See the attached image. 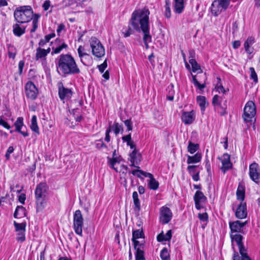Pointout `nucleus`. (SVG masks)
<instances>
[{"mask_svg":"<svg viewBox=\"0 0 260 260\" xmlns=\"http://www.w3.org/2000/svg\"><path fill=\"white\" fill-rule=\"evenodd\" d=\"M173 213L171 209L166 206L161 207L159 209V221L162 224L169 223L172 219Z\"/></svg>","mask_w":260,"mask_h":260,"instance_id":"9d476101","label":"nucleus"},{"mask_svg":"<svg viewBox=\"0 0 260 260\" xmlns=\"http://www.w3.org/2000/svg\"><path fill=\"white\" fill-rule=\"evenodd\" d=\"M249 176L255 183H258L260 178V170L257 164L253 162L249 166Z\"/></svg>","mask_w":260,"mask_h":260,"instance_id":"ddd939ff","label":"nucleus"},{"mask_svg":"<svg viewBox=\"0 0 260 260\" xmlns=\"http://www.w3.org/2000/svg\"><path fill=\"white\" fill-rule=\"evenodd\" d=\"M246 222H242L239 220L230 222L229 226L231 230V233L233 234H237L243 231V228L245 225Z\"/></svg>","mask_w":260,"mask_h":260,"instance_id":"4468645a","label":"nucleus"},{"mask_svg":"<svg viewBox=\"0 0 260 260\" xmlns=\"http://www.w3.org/2000/svg\"><path fill=\"white\" fill-rule=\"evenodd\" d=\"M197 101L201 108V110L202 112H204L205 110L206 106L208 105L206 98L204 96L199 95L197 98Z\"/></svg>","mask_w":260,"mask_h":260,"instance_id":"7c9ffc66","label":"nucleus"},{"mask_svg":"<svg viewBox=\"0 0 260 260\" xmlns=\"http://www.w3.org/2000/svg\"><path fill=\"white\" fill-rule=\"evenodd\" d=\"M199 148V145L198 144H194L191 141H189L188 145L187 147V150L191 154L194 153Z\"/></svg>","mask_w":260,"mask_h":260,"instance_id":"ea45409f","label":"nucleus"},{"mask_svg":"<svg viewBox=\"0 0 260 260\" xmlns=\"http://www.w3.org/2000/svg\"><path fill=\"white\" fill-rule=\"evenodd\" d=\"M247 215V212L246 204V203L242 202L238 206L235 212V215L238 218L243 219L246 217Z\"/></svg>","mask_w":260,"mask_h":260,"instance_id":"2eb2a0df","label":"nucleus"},{"mask_svg":"<svg viewBox=\"0 0 260 260\" xmlns=\"http://www.w3.org/2000/svg\"><path fill=\"white\" fill-rule=\"evenodd\" d=\"M171 2L170 0H166L165 15L166 18H170L171 17Z\"/></svg>","mask_w":260,"mask_h":260,"instance_id":"58836bf2","label":"nucleus"},{"mask_svg":"<svg viewBox=\"0 0 260 260\" xmlns=\"http://www.w3.org/2000/svg\"><path fill=\"white\" fill-rule=\"evenodd\" d=\"M79 56L80 57L81 61L84 64H85L86 63V61H90L91 59V56L87 54L83 51V50H78Z\"/></svg>","mask_w":260,"mask_h":260,"instance_id":"2f4dec72","label":"nucleus"},{"mask_svg":"<svg viewBox=\"0 0 260 260\" xmlns=\"http://www.w3.org/2000/svg\"><path fill=\"white\" fill-rule=\"evenodd\" d=\"M95 147L98 149H101L103 148H107V145L104 143L102 139L98 140L95 141Z\"/></svg>","mask_w":260,"mask_h":260,"instance_id":"8fccbe9b","label":"nucleus"},{"mask_svg":"<svg viewBox=\"0 0 260 260\" xmlns=\"http://www.w3.org/2000/svg\"><path fill=\"white\" fill-rule=\"evenodd\" d=\"M223 101V98L218 95H215L212 99V104L215 107V110L220 115H224L226 113V109L227 108V101L224 100L223 104H221V102Z\"/></svg>","mask_w":260,"mask_h":260,"instance_id":"0eeeda50","label":"nucleus"},{"mask_svg":"<svg viewBox=\"0 0 260 260\" xmlns=\"http://www.w3.org/2000/svg\"><path fill=\"white\" fill-rule=\"evenodd\" d=\"M256 114L254 103L252 101L248 102L244 108L243 118L245 121H250Z\"/></svg>","mask_w":260,"mask_h":260,"instance_id":"6e6552de","label":"nucleus"},{"mask_svg":"<svg viewBox=\"0 0 260 260\" xmlns=\"http://www.w3.org/2000/svg\"><path fill=\"white\" fill-rule=\"evenodd\" d=\"M216 88L218 92H221L223 93L225 92V90L223 88V86L221 85H218V83L217 84Z\"/></svg>","mask_w":260,"mask_h":260,"instance_id":"338daca9","label":"nucleus"},{"mask_svg":"<svg viewBox=\"0 0 260 260\" xmlns=\"http://www.w3.org/2000/svg\"><path fill=\"white\" fill-rule=\"evenodd\" d=\"M160 256L161 260H169L170 254L168 249L165 247L160 251Z\"/></svg>","mask_w":260,"mask_h":260,"instance_id":"c03bdc74","label":"nucleus"},{"mask_svg":"<svg viewBox=\"0 0 260 260\" xmlns=\"http://www.w3.org/2000/svg\"><path fill=\"white\" fill-rule=\"evenodd\" d=\"M13 32L15 36H21L25 32V28H21L18 24H15L13 26Z\"/></svg>","mask_w":260,"mask_h":260,"instance_id":"72a5a7b5","label":"nucleus"},{"mask_svg":"<svg viewBox=\"0 0 260 260\" xmlns=\"http://www.w3.org/2000/svg\"><path fill=\"white\" fill-rule=\"evenodd\" d=\"M14 15L15 20L19 23H24L32 20L33 27L30 32H35L38 27V19L40 15L38 14L34 15L30 6H23L17 8L14 11Z\"/></svg>","mask_w":260,"mask_h":260,"instance_id":"7ed1b4c3","label":"nucleus"},{"mask_svg":"<svg viewBox=\"0 0 260 260\" xmlns=\"http://www.w3.org/2000/svg\"><path fill=\"white\" fill-rule=\"evenodd\" d=\"M249 71L250 73V79L253 80V82L256 83L258 82V78L254 68L250 67L249 68Z\"/></svg>","mask_w":260,"mask_h":260,"instance_id":"49530a36","label":"nucleus"},{"mask_svg":"<svg viewBox=\"0 0 260 260\" xmlns=\"http://www.w3.org/2000/svg\"><path fill=\"white\" fill-rule=\"evenodd\" d=\"M135 249H138V247H141V245H143V248H144V244L143 243H140L137 239H135L134 241H133Z\"/></svg>","mask_w":260,"mask_h":260,"instance_id":"0e129e2a","label":"nucleus"},{"mask_svg":"<svg viewBox=\"0 0 260 260\" xmlns=\"http://www.w3.org/2000/svg\"><path fill=\"white\" fill-rule=\"evenodd\" d=\"M207 200V198L204 196V193L201 191H197L194 196V200L196 208L199 210L202 208L201 204L205 202Z\"/></svg>","mask_w":260,"mask_h":260,"instance_id":"f3484780","label":"nucleus"},{"mask_svg":"<svg viewBox=\"0 0 260 260\" xmlns=\"http://www.w3.org/2000/svg\"><path fill=\"white\" fill-rule=\"evenodd\" d=\"M48 186L46 183L41 182L35 189V198H49Z\"/></svg>","mask_w":260,"mask_h":260,"instance_id":"f8f14e48","label":"nucleus"},{"mask_svg":"<svg viewBox=\"0 0 260 260\" xmlns=\"http://www.w3.org/2000/svg\"><path fill=\"white\" fill-rule=\"evenodd\" d=\"M144 234L142 230H136L133 232V238L132 241H134L135 239H138L139 238H143Z\"/></svg>","mask_w":260,"mask_h":260,"instance_id":"a18cd8bd","label":"nucleus"},{"mask_svg":"<svg viewBox=\"0 0 260 260\" xmlns=\"http://www.w3.org/2000/svg\"><path fill=\"white\" fill-rule=\"evenodd\" d=\"M109 162L111 166V168L115 170L116 172H118V170L115 167V165L116 163H119V158L118 157L112 158H109Z\"/></svg>","mask_w":260,"mask_h":260,"instance_id":"09e8293b","label":"nucleus"},{"mask_svg":"<svg viewBox=\"0 0 260 260\" xmlns=\"http://www.w3.org/2000/svg\"><path fill=\"white\" fill-rule=\"evenodd\" d=\"M125 125L127 127L128 131H132L133 129L132 122L131 119H127L124 121Z\"/></svg>","mask_w":260,"mask_h":260,"instance_id":"052dcab7","label":"nucleus"},{"mask_svg":"<svg viewBox=\"0 0 260 260\" xmlns=\"http://www.w3.org/2000/svg\"><path fill=\"white\" fill-rule=\"evenodd\" d=\"M255 43L254 38L253 37H249L247 38L244 44L245 49H249L250 47H253L252 45Z\"/></svg>","mask_w":260,"mask_h":260,"instance_id":"37998d69","label":"nucleus"},{"mask_svg":"<svg viewBox=\"0 0 260 260\" xmlns=\"http://www.w3.org/2000/svg\"><path fill=\"white\" fill-rule=\"evenodd\" d=\"M148 9L144 8L135 10L132 15L129 24L137 31H142L143 33V41L146 48L149 47L148 43L151 42V36L149 32V15Z\"/></svg>","mask_w":260,"mask_h":260,"instance_id":"f257e3e1","label":"nucleus"},{"mask_svg":"<svg viewBox=\"0 0 260 260\" xmlns=\"http://www.w3.org/2000/svg\"><path fill=\"white\" fill-rule=\"evenodd\" d=\"M24 91L26 96L31 100H34L37 98L39 91L38 89L31 81H28L24 87Z\"/></svg>","mask_w":260,"mask_h":260,"instance_id":"1a4fd4ad","label":"nucleus"},{"mask_svg":"<svg viewBox=\"0 0 260 260\" xmlns=\"http://www.w3.org/2000/svg\"><path fill=\"white\" fill-rule=\"evenodd\" d=\"M238 24L237 21H235V22H234L233 23V25H232L233 34H235V33H236L238 31Z\"/></svg>","mask_w":260,"mask_h":260,"instance_id":"774afa93","label":"nucleus"},{"mask_svg":"<svg viewBox=\"0 0 260 260\" xmlns=\"http://www.w3.org/2000/svg\"><path fill=\"white\" fill-rule=\"evenodd\" d=\"M204 78V82L202 83H200V82L198 81V79L197 78L196 76L192 75V82L194 84V85L198 88V89L200 90H203L205 86V80L207 79V77L205 74H202L201 75Z\"/></svg>","mask_w":260,"mask_h":260,"instance_id":"4be33fe9","label":"nucleus"},{"mask_svg":"<svg viewBox=\"0 0 260 260\" xmlns=\"http://www.w3.org/2000/svg\"><path fill=\"white\" fill-rule=\"evenodd\" d=\"M57 73L61 76L76 75L80 73L74 58L70 54H61L56 63Z\"/></svg>","mask_w":260,"mask_h":260,"instance_id":"f03ea898","label":"nucleus"},{"mask_svg":"<svg viewBox=\"0 0 260 260\" xmlns=\"http://www.w3.org/2000/svg\"><path fill=\"white\" fill-rule=\"evenodd\" d=\"M140 156V154L138 152L137 149H134L129 154V160L131 162V166L136 167L135 165H138L141 161Z\"/></svg>","mask_w":260,"mask_h":260,"instance_id":"6ab92c4d","label":"nucleus"},{"mask_svg":"<svg viewBox=\"0 0 260 260\" xmlns=\"http://www.w3.org/2000/svg\"><path fill=\"white\" fill-rule=\"evenodd\" d=\"M202 158V155L200 153H197L193 156H187V163L188 164L192 163H197L201 161Z\"/></svg>","mask_w":260,"mask_h":260,"instance_id":"bb28decb","label":"nucleus"},{"mask_svg":"<svg viewBox=\"0 0 260 260\" xmlns=\"http://www.w3.org/2000/svg\"><path fill=\"white\" fill-rule=\"evenodd\" d=\"M135 253L136 260H145L144 256V251L143 245H141V247H138Z\"/></svg>","mask_w":260,"mask_h":260,"instance_id":"473e14b6","label":"nucleus"},{"mask_svg":"<svg viewBox=\"0 0 260 260\" xmlns=\"http://www.w3.org/2000/svg\"><path fill=\"white\" fill-rule=\"evenodd\" d=\"M90 45L91 49H104V46L96 37H92L89 40Z\"/></svg>","mask_w":260,"mask_h":260,"instance_id":"b1692460","label":"nucleus"},{"mask_svg":"<svg viewBox=\"0 0 260 260\" xmlns=\"http://www.w3.org/2000/svg\"><path fill=\"white\" fill-rule=\"evenodd\" d=\"M92 54L96 57L100 58L103 56L105 54V50H92Z\"/></svg>","mask_w":260,"mask_h":260,"instance_id":"603ef678","label":"nucleus"},{"mask_svg":"<svg viewBox=\"0 0 260 260\" xmlns=\"http://www.w3.org/2000/svg\"><path fill=\"white\" fill-rule=\"evenodd\" d=\"M0 125L4 126L5 128L9 129L11 126L5 120H4L2 117H0Z\"/></svg>","mask_w":260,"mask_h":260,"instance_id":"680f3d73","label":"nucleus"},{"mask_svg":"<svg viewBox=\"0 0 260 260\" xmlns=\"http://www.w3.org/2000/svg\"><path fill=\"white\" fill-rule=\"evenodd\" d=\"M134 201V210L135 212L139 213V211L141 209L140 207V202L139 199H136L133 201Z\"/></svg>","mask_w":260,"mask_h":260,"instance_id":"5fc2aeb1","label":"nucleus"},{"mask_svg":"<svg viewBox=\"0 0 260 260\" xmlns=\"http://www.w3.org/2000/svg\"><path fill=\"white\" fill-rule=\"evenodd\" d=\"M14 225L15 228V230L16 232H20L22 231V232H25V227H26V223H17L15 221H14Z\"/></svg>","mask_w":260,"mask_h":260,"instance_id":"79ce46f5","label":"nucleus"},{"mask_svg":"<svg viewBox=\"0 0 260 260\" xmlns=\"http://www.w3.org/2000/svg\"><path fill=\"white\" fill-rule=\"evenodd\" d=\"M16 127L15 131L21 134L23 137H26L28 136V134L26 131H21V128L23 127V119L22 117H19L17 118L16 121L14 123Z\"/></svg>","mask_w":260,"mask_h":260,"instance_id":"aec40b11","label":"nucleus"},{"mask_svg":"<svg viewBox=\"0 0 260 260\" xmlns=\"http://www.w3.org/2000/svg\"><path fill=\"white\" fill-rule=\"evenodd\" d=\"M17 232V240L20 242H24L25 240V232H22V231Z\"/></svg>","mask_w":260,"mask_h":260,"instance_id":"864d4df0","label":"nucleus"},{"mask_svg":"<svg viewBox=\"0 0 260 260\" xmlns=\"http://www.w3.org/2000/svg\"><path fill=\"white\" fill-rule=\"evenodd\" d=\"M107 67V60L106 59L103 63L98 66L100 72L103 73Z\"/></svg>","mask_w":260,"mask_h":260,"instance_id":"bf43d9fd","label":"nucleus"},{"mask_svg":"<svg viewBox=\"0 0 260 260\" xmlns=\"http://www.w3.org/2000/svg\"><path fill=\"white\" fill-rule=\"evenodd\" d=\"M129 173H132L134 175L137 176L138 178H141L143 171L141 170H134L129 172Z\"/></svg>","mask_w":260,"mask_h":260,"instance_id":"13d9d810","label":"nucleus"},{"mask_svg":"<svg viewBox=\"0 0 260 260\" xmlns=\"http://www.w3.org/2000/svg\"><path fill=\"white\" fill-rule=\"evenodd\" d=\"M122 140L123 142H126V144L128 146L132 149H136V145L134 143V142L132 140L131 135V134L123 136L122 137Z\"/></svg>","mask_w":260,"mask_h":260,"instance_id":"cd10ccee","label":"nucleus"},{"mask_svg":"<svg viewBox=\"0 0 260 260\" xmlns=\"http://www.w3.org/2000/svg\"><path fill=\"white\" fill-rule=\"evenodd\" d=\"M172 238V231L169 230L167 233L164 235L162 233L159 234L157 236V240L158 242H162L164 241H170Z\"/></svg>","mask_w":260,"mask_h":260,"instance_id":"c85d7f7f","label":"nucleus"},{"mask_svg":"<svg viewBox=\"0 0 260 260\" xmlns=\"http://www.w3.org/2000/svg\"><path fill=\"white\" fill-rule=\"evenodd\" d=\"M187 169L189 174L191 176H192L194 174H197V173H200V171L197 170V166H188Z\"/></svg>","mask_w":260,"mask_h":260,"instance_id":"de8ad7c7","label":"nucleus"},{"mask_svg":"<svg viewBox=\"0 0 260 260\" xmlns=\"http://www.w3.org/2000/svg\"><path fill=\"white\" fill-rule=\"evenodd\" d=\"M189 54H190V57H191V58H190L189 62L192 66V72H195L200 69V66L197 62L195 59L193 58V55L194 54V50H190L189 51Z\"/></svg>","mask_w":260,"mask_h":260,"instance_id":"5701e85b","label":"nucleus"},{"mask_svg":"<svg viewBox=\"0 0 260 260\" xmlns=\"http://www.w3.org/2000/svg\"><path fill=\"white\" fill-rule=\"evenodd\" d=\"M148 185L151 189L156 190L158 188L159 183L153 177L149 179Z\"/></svg>","mask_w":260,"mask_h":260,"instance_id":"a19ab883","label":"nucleus"},{"mask_svg":"<svg viewBox=\"0 0 260 260\" xmlns=\"http://www.w3.org/2000/svg\"><path fill=\"white\" fill-rule=\"evenodd\" d=\"M83 217L80 210H76L73 216V227L76 234L82 236Z\"/></svg>","mask_w":260,"mask_h":260,"instance_id":"423d86ee","label":"nucleus"},{"mask_svg":"<svg viewBox=\"0 0 260 260\" xmlns=\"http://www.w3.org/2000/svg\"><path fill=\"white\" fill-rule=\"evenodd\" d=\"M30 127L33 132L39 134V128L37 124V116L36 115H33L31 118Z\"/></svg>","mask_w":260,"mask_h":260,"instance_id":"f704fd0d","label":"nucleus"},{"mask_svg":"<svg viewBox=\"0 0 260 260\" xmlns=\"http://www.w3.org/2000/svg\"><path fill=\"white\" fill-rule=\"evenodd\" d=\"M26 215V209L24 207L22 206H18L14 213V217L15 218H21L25 216Z\"/></svg>","mask_w":260,"mask_h":260,"instance_id":"393cba45","label":"nucleus"},{"mask_svg":"<svg viewBox=\"0 0 260 260\" xmlns=\"http://www.w3.org/2000/svg\"><path fill=\"white\" fill-rule=\"evenodd\" d=\"M111 132V126H109V127L107 129L105 133V140L107 142H109L110 141V133Z\"/></svg>","mask_w":260,"mask_h":260,"instance_id":"4d7b16f0","label":"nucleus"},{"mask_svg":"<svg viewBox=\"0 0 260 260\" xmlns=\"http://www.w3.org/2000/svg\"><path fill=\"white\" fill-rule=\"evenodd\" d=\"M168 94L167 95V99L169 101H173L174 100V96L175 94V90L174 89V85L170 84L167 88Z\"/></svg>","mask_w":260,"mask_h":260,"instance_id":"c9c22d12","label":"nucleus"},{"mask_svg":"<svg viewBox=\"0 0 260 260\" xmlns=\"http://www.w3.org/2000/svg\"><path fill=\"white\" fill-rule=\"evenodd\" d=\"M111 131L113 130L116 135L123 131V126L117 122H114L112 126H111Z\"/></svg>","mask_w":260,"mask_h":260,"instance_id":"e433bc0d","label":"nucleus"},{"mask_svg":"<svg viewBox=\"0 0 260 260\" xmlns=\"http://www.w3.org/2000/svg\"><path fill=\"white\" fill-rule=\"evenodd\" d=\"M49 198H36V211L37 212L42 211L47 206Z\"/></svg>","mask_w":260,"mask_h":260,"instance_id":"412c9836","label":"nucleus"},{"mask_svg":"<svg viewBox=\"0 0 260 260\" xmlns=\"http://www.w3.org/2000/svg\"><path fill=\"white\" fill-rule=\"evenodd\" d=\"M237 198L238 200L243 201L245 199V187L239 184L238 185L237 192H236Z\"/></svg>","mask_w":260,"mask_h":260,"instance_id":"c756f323","label":"nucleus"},{"mask_svg":"<svg viewBox=\"0 0 260 260\" xmlns=\"http://www.w3.org/2000/svg\"><path fill=\"white\" fill-rule=\"evenodd\" d=\"M195 119V115L193 111L190 112H183L181 116V120L185 124H190Z\"/></svg>","mask_w":260,"mask_h":260,"instance_id":"a211bd4d","label":"nucleus"},{"mask_svg":"<svg viewBox=\"0 0 260 260\" xmlns=\"http://www.w3.org/2000/svg\"><path fill=\"white\" fill-rule=\"evenodd\" d=\"M184 8V0H175L174 11L176 13H181Z\"/></svg>","mask_w":260,"mask_h":260,"instance_id":"a878e982","label":"nucleus"},{"mask_svg":"<svg viewBox=\"0 0 260 260\" xmlns=\"http://www.w3.org/2000/svg\"><path fill=\"white\" fill-rule=\"evenodd\" d=\"M58 89V95L61 101L69 100L73 94L72 90L70 88H66L61 82H59L57 84Z\"/></svg>","mask_w":260,"mask_h":260,"instance_id":"9b49d317","label":"nucleus"},{"mask_svg":"<svg viewBox=\"0 0 260 260\" xmlns=\"http://www.w3.org/2000/svg\"><path fill=\"white\" fill-rule=\"evenodd\" d=\"M50 6V2L49 0L45 1L43 5V8L44 10H45V11L48 10Z\"/></svg>","mask_w":260,"mask_h":260,"instance_id":"69168bd1","label":"nucleus"},{"mask_svg":"<svg viewBox=\"0 0 260 260\" xmlns=\"http://www.w3.org/2000/svg\"><path fill=\"white\" fill-rule=\"evenodd\" d=\"M231 0H214L211 5V11L214 16H218L222 11L228 9Z\"/></svg>","mask_w":260,"mask_h":260,"instance_id":"39448f33","label":"nucleus"},{"mask_svg":"<svg viewBox=\"0 0 260 260\" xmlns=\"http://www.w3.org/2000/svg\"><path fill=\"white\" fill-rule=\"evenodd\" d=\"M50 50H37L36 58L38 60L40 58H43L50 52Z\"/></svg>","mask_w":260,"mask_h":260,"instance_id":"4c0bfd02","label":"nucleus"},{"mask_svg":"<svg viewBox=\"0 0 260 260\" xmlns=\"http://www.w3.org/2000/svg\"><path fill=\"white\" fill-rule=\"evenodd\" d=\"M60 42V40L56 39L55 40V44H57V45L56 46H52L51 49H64L67 47V45H66L65 43H62L61 44H59Z\"/></svg>","mask_w":260,"mask_h":260,"instance_id":"3c124183","label":"nucleus"},{"mask_svg":"<svg viewBox=\"0 0 260 260\" xmlns=\"http://www.w3.org/2000/svg\"><path fill=\"white\" fill-rule=\"evenodd\" d=\"M24 61L22 60H20L19 62V64H18V69H19V75H21L22 73V71H23V69L24 68Z\"/></svg>","mask_w":260,"mask_h":260,"instance_id":"e2e57ef3","label":"nucleus"},{"mask_svg":"<svg viewBox=\"0 0 260 260\" xmlns=\"http://www.w3.org/2000/svg\"><path fill=\"white\" fill-rule=\"evenodd\" d=\"M230 237L233 246V249L235 251L234 243L238 247L239 253L241 255L242 260H252L247 253V249L244 247L243 243V237L239 234L230 233Z\"/></svg>","mask_w":260,"mask_h":260,"instance_id":"20e7f679","label":"nucleus"},{"mask_svg":"<svg viewBox=\"0 0 260 260\" xmlns=\"http://www.w3.org/2000/svg\"><path fill=\"white\" fill-rule=\"evenodd\" d=\"M198 217L202 221H207L208 219V215L206 212L203 213H199Z\"/></svg>","mask_w":260,"mask_h":260,"instance_id":"6e6d98bb","label":"nucleus"},{"mask_svg":"<svg viewBox=\"0 0 260 260\" xmlns=\"http://www.w3.org/2000/svg\"><path fill=\"white\" fill-rule=\"evenodd\" d=\"M221 161L222 163L221 170L224 173L232 168V164L230 160V155L229 154L224 153L222 156Z\"/></svg>","mask_w":260,"mask_h":260,"instance_id":"dca6fc26","label":"nucleus"}]
</instances>
